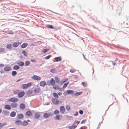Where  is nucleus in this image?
<instances>
[{
	"instance_id": "f257e3e1",
	"label": "nucleus",
	"mask_w": 129,
	"mask_h": 129,
	"mask_svg": "<svg viewBox=\"0 0 129 129\" xmlns=\"http://www.w3.org/2000/svg\"><path fill=\"white\" fill-rule=\"evenodd\" d=\"M80 122L77 120H75L72 126H68V128L69 129H74L76 128L77 125L79 124Z\"/></svg>"
},
{
	"instance_id": "f03ea898",
	"label": "nucleus",
	"mask_w": 129,
	"mask_h": 129,
	"mask_svg": "<svg viewBox=\"0 0 129 129\" xmlns=\"http://www.w3.org/2000/svg\"><path fill=\"white\" fill-rule=\"evenodd\" d=\"M33 94L34 95H36L37 94L39 93L40 91L41 90L40 88H36L33 90Z\"/></svg>"
},
{
	"instance_id": "7ed1b4c3",
	"label": "nucleus",
	"mask_w": 129,
	"mask_h": 129,
	"mask_svg": "<svg viewBox=\"0 0 129 129\" xmlns=\"http://www.w3.org/2000/svg\"><path fill=\"white\" fill-rule=\"evenodd\" d=\"M32 79L37 81H39L41 80V78L39 76L34 75L31 77Z\"/></svg>"
},
{
	"instance_id": "20e7f679",
	"label": "nucleus",
	"mask_w": 129,
	"mask_h": 129,
	"mask_svg": "<svg viewBox=\"0 0 129 129\" xmlns=\"http://www.w3.org/2000/svg\"><path fill=\"white\" fill-rule=\"evenodd\" d=\"M56 99L52 98V103L54 104L57 105L59 103V101L57 99Z\"/></svg>"
},
{
	"instance_id": "39448f33",
	"label": "nucleus",
	"mask_w": 129,
	"mask_h": 129,
	"mask_svg": "<svg viewBox=\"0 0 129 129\" xmlns=\"http://www.w3.org/2000/svg\"><path fill=\"white\" fill-rule=\"evenodd\" d=\"M52 115L53 114L51 113H45L43 114V116L45 118H48L49 117L52 116Z\"/></svg>"
},
{
	"instance_id": "423d86ee",
	"label": "nucleus",
	"mask_w": 129,
	"mask_h": 129,
	"mask_svg": "<svg viewBox=\"0 0 129 129\" xmlns=\"http://www.w3.org/2000/svg\"><path fill=\"white\" fill-rule=\"evenodd\" d=\"M9 101L12 102H17L18 101V99L15 97H12L10 98L9 100Z\"/></svg>"
},
{
	"instance_id": "0eeeda50",
	"label": "nucleus",
	"mask_w": 129,
	"mask_h": 129,
	"mask_svg": "<svg viewBox=\"0 0 129 129\" xmlns=\"http://www.w3.org/2000/svg\"><path fill=\"white\" fill-rule=\"evenodd\" d=\"M26 94L29 96H32L34 95L33 94V91L31 90H29L27 91Z\"/></svg>"
},
{
	"instance_id": "6e6552de",
	"label": "nucleus",
	"mask_w": 129,
	"mask_h": 129,
	"mask_svg": "<svg viewBox=\"0 0 129 129\" xmlns=\"http://www.w3.org/2000/svg\"><path fill=\"white\" fill-rule=\"evenodd\" d=\"M12 69L11 67L8 66H7L5 67L4 68V70L6 71H11Z\"/></svg>"
},
{
	"instance_id": "1a4fd4ad",
	"label": "nucleus",
	"mask_w": 129,
	"mask_h": 129,
	"mask_svg": "<svg viewBox=\"0 0 129 129\" xmlns=\"http://www.w3.org/2000/svg\"><path fill=\"white\" fill-rule=\"evenodd\" d=\"M60 110L61 113L63 114L65 111V108L63 106H61L60 108Z\"/></svg>"
},
{
	"instance_id": "9d476101",
	"label": "nucleus",
	"mask_w": 129,
	"mask_h": 129,
	"mask_svg": "<svg viewBox=\"0 0 129 129\" xmlns=\"http://www.w3.org/2000/svg\"><path fill=\"white\" fill-rule=\"evenodd\" d=\"M30 122V120H27V121L24 120L22 122V125L23 126H26L27 125L28 123V122Z\"/></svg>"
},
{
	"instance_id": "9b49d317",
	"label": "nucleus",
	"mask_w": 129,
	"mask_h": 129,
	"mask_svg": "<svg viewBox=\"0 0 129 129\" xmlns=\"http://www.w3.org/2000/svg\"><path fill=\"white\" fill-rule=\"evenodd\" d=\"M25 94V92L24 91L19 92L18 94V96L19 98L22 97Z\"/></svg>"
},
{
	"instance_id": "f8f14e48",
	"label": "nucleus",
	"mask_w": 129,
	"mask_h": 129,
	"mask_svg": "<svg viewBox=\"0 0 129 129\" xmlns=\"http://www.w3.org/2000/svg\"><path fill=\"white\" fill-rule=\"evenodd\" d=\"M66 92L67 93H66V92H65L64 93V95H67L69 94H72L73 93L74 91L73 90H67L66 91Z\"/></svg>"
},
{
	"instance_id": "ddd939ff",
	"label": "nucleus",
	"mask_w": 129,
	"mask_h": 129,
	"mask_svg": "<svg viewBox=\"0 0 129 129\" xmlns=\"http://www.w3.org/2000/svg\"><path fill=\"white\" fill-rule=\"evenodd\" d=\"M11 107L13 108H16L18 106V104L17 103H11Z\"/></svg>"
},
{
	"instance_id": "4468645a",
	"label": "nucleus",
	"mask_w": 129,
	"mask_h": 129,
	"mask_svg": "<svg viewBox=\"0 0 129 129\" xmlns=\"http://www.w3.org/2000/svg\"><path fill=\"white\" fill-rule=\"evenodd\" d=\"M39 84L40 86L44 87L46 85V83L44 81H42L40 82Z\"/></svg>"
},
{
	"instance_id": "2eb2a0df",
	"label": "nucleus",
	"mask_w": 129,
	"mask_h": 129,
	"mask_svg": "<svg viewBox=\"0 0 129 129\" xmlns=\"http://www.w3.org/2000/svg\"><path fill=\"white\" fill-rule=\"evenodd\" d=\"M4 108L6 109L10 110L11 108V105H10L8 104L6 105L5 106Z\"/></svg>"
},
{
	"instance_id": "dca6fc26",
	"label": "nucleus",
	"mask_w": 129,
	"mask_h": 129,
	"mask_svg": "<svg viewBox=\"0 0 129 129\" xmlns=\"http://www.w3.org/2000/svg\"><path fill=\"white\" fill-rule=\"evenodd\" d=\"M50 83L51 85L53 86H54L55 85V82L53 78H52L50 80Z\"/></svg>"
},
{
	"instance_id": "f3484780",
	"label": "nucleus",
	"mask_w": 129,
	"mask_h": 129,
	"mask_svg": "<svg viewBox=\"0 0 129 129\" xmlns=\"http://www.w3.org/2000/svg\"><path fill=\"white\" fill-rule=\"evenodd\" d=\"M17 116L19 119H21L23 118L24 115L22 114H19L17 115Z\"/></svg>"
},
{
	"instance_id": "a211bd4d",
	"label": "nucleus",
	"mask_w": 129,
	"mask_h": 129,
	"mask_svg": "<svg viewBox=\"0 0 129 129\" xmlns=\"http://www.w3.org/2000/svg\"><path fill=\"white\" fill-rule=\"evenodd\" d=\"M62 118V116L59 115H57L55 117V119L56 120H61V118Z\"/></svg>"
},
{
	"instance_id": "6ab92c4d",
	"label": "nucleus",
	"mask_w": 129,
	"mask_h": 129,
	"mask_svg": "<svg viewBox=\"0 0 129 129\" xmlns=\"http://www.w3.org/2000/svg\"><path fill=\"white\" fill-rule=\"evenodd\" d=\"M19 107L21 109L23 110L25 108V106L24 104L21 103L20 104Z\"/></svg>"
},
{
	"instance_id": "aec40b11",
	"label": "nucleus",
	"mask_w": 129,
	"mask_h": 129,
	"mask_svg": "<svg viewBox=\"0 0 129 129\" xmlns=\"http://www.w3.org/2000/svg\"><path fill=\"white\" fill-rule=\"evenodd\" d=\"M40 116V114L39 113L37 112L35 114V118L36 119H38L39 118Z\"/></svg>"
},
{
	"instance_id": "412c9836",
	"label": "nucleus",
	"mask_w": 129,
	"mask_h": 129,
	"mask_svg": "<svg viewBox=\"0 0 129 129\" xmlns=\"http://www.w3.org/2000/svg\"><path fill=\"white\" fill-rule=\"evenodd\" d=\"M9 112L7 111H4L2 112V114L4 115L8 116L9 114Z\"/></svg>"
},
{
	"instance_id": "4be33fe9",
	"label": "nucleus",
	"mask_w": 129,
	"mask_h": 129,
	"mask_svg": "<svg viewBox=\"0 0 129 129\" xmlns=\"http://www.w3.org/2000/svg\"><path fill=\"white\" fill-rule=\"evenodd\" d=\"M19 42H14L12 46L14 47H17L19 46Z\"/></svg>"
},
{
	"instance_id": "5701e85b",
	"label": "nucleus",
	"mask_w": 129,
	"mask_h": 129,
	"mask_svg": "<svg viewBox=\"0 0 129 129\" xmlns=\"http://www.w3.org/2000/svg\"><path fill=\"white\" fill-rule=\"evenodd\" d=\"M28 45V44L27 43H25L22 44L21 45V47L23 48H24L26 47Z\"/></svg>"
},
{
	"instance_id": "b1692460",
	"label": "nucleus",
	"mask_w": 129,
	"mask_h": 129,
	"mask_svg": "<svg viewBox=\"0 0 129 129\" xmlns=\"http://www.w3.org/2000/svg\"><path fill=\"white\" fill-rule=\"evenodd\" d=\"M16 115V113L14 111L12 112L10 114V116L11 117H14Z\"/></svg>"
},
{
	"instance_id": "393cba45",
	"label": "nucleus",
	"mask_w": 129,
	"mask_h": 129,
	"mask_svg": "<svg viewBox=\"0 0 129 129\" xmlns=\"http://www.w3.org/2000/svg\"><path fill=\"white\" fill-rule=\"evenodd\" d=\"M54 59L56 61H60L61 60V57H56L54 58Z\"/></svg>"
},
{
	"instance_id": "a878e982",
	"label": "nucleus",
	"mask_w": 129,
	"mask_h": 129,
	"mask_svg": "<svg viewBox=\"0 0 129 129\" xmlns=\"http://www.w3.org/2000/svg\"><path fill=\"white\" fill-rule=\"evenodd\" d=\"M15 123L19 125H22V122L20 120H17L15 121Z\"/></svg>"
},
{
	"instance_id": "bb28decb",
	"label": "nucleus",
	"mask_w": 129,
	"mask_h": 129,
	"mask_svg": "<svg viewBox=\"0 0 129 129\" xmlns=\"http://www.w3.org/2000/svg\"><path fill=\"white\" fill-rule=\"evenodd\" d=\"M25 114L26 115L28 116H31L32 115V113L30 111H28Z\"/></svg>"
},
{
	"instance_id": "cd10ccee",
	"label": "nucleus",
	"mask_w": 129,
	"mask_h": 129,
	"mask_svg": "<svg viewBox=\"0 0 129 129\" xmlns=\"http://www.w3.org/2000/svg\"><path fill=\"white\" fill-rule=\"evenodd\" d=\"M20 90L17 89L13 91V92L15 94H18H18Z\"/></svg>"
},
{
	"instance_id": "c85d7f7f",
	"label": "nucleus",
	"mask_w": 129,
	"mask_h": 129,
	"mask_svg": "<svg viewBox=\"0 0 129 129\" xmlns=\"http://www.w3.org/2000/svg\"><path fill=\"white\" fill-rule=\"evenodd\" d=\"M52 95L54 97H55L57 99H58L59 98V96L56 93L54 92L52 94Z\"/></svg>"
},
{
	"instance_id": "c756f323",
	"label": "nucleus",
	"mask_w": 129,
	"mask_h": 129,
	"mask_svg": "<svg viewBox=\"0 0 129 129\" xmlns=\"http://www.w3.org/2000/svg\"><path fill=\"white\" fill-rule=\"evenodd\" d=\"M55 79L56 82L57 83H58L59 82L60 79L58 77H55Z\"/></svg>"
},
{
	"instance_id": "7c9ffc66",
	"label": "nucleus",
	"mask_w": 129,
	"mask_h": 129,
	"mask_svg": "<svg viewBox=\"0 0 129 129\" xmlns=\"http://www.w3.org/2000/svg\"><path fill=\"white\" fill-rule=\"evenodd\" d=\"M17 64L20 66H23L24 64V62L22 61L19 62H18Z\"/></svg>"
},
{
	"instance_id": "2f4dec72",
	"label": "nucleus",
	"mask_w": 129,
	"mask_h": 129,
	"mask_svg": "<svg viewBox=\"0 0 129 129\" xmlns=\"http://www.w3.org/2000/svg\"><path fill=\"white\" fill-rule=\"evenodd\" d=\"M7 124L6 123H0V129L3 126Z\"/></svg>"
},
{
	"instance_id": "473e14b6",
	"label": "nucleus",
	"mask_w": 129,
	"mask_h": 129,
	"mask_svg": "<svg viewBox=\"0 0 129 129\" xmlns=\"http://www.w3.org/2000/svg\"><path fill=\"white\" fill-rule=\"evenodd\" d=\"M6 47L7 49H11L12 48V45L10 44H8L6 45Z\"/></svg>"
},
{
	"instance_id": "72a5a7b5",
	"label": "nucleus",
	"mask_w": 129,
	"mask_h": 129,
	"mask_svg": "<svg viewBox=\"0 0 129 129\" xmlns=\"http://www.w3.org/2000/svg\"><path fill=\"white\" fill-rule=\"evenodd\" d=\"M46 27L48 28H50L51 29H53L54 28L51 25H47L46 26Z\"/></svg>"
},
{
	"instance_id": "f704fd0d",
	"label": "nucleus",
	"mask_w": 129,
	"mask_h": 129,
	"mask_svg": "<svg viewBox=\"0 0 129 129\" xmlns=\"http://www.w3.org/2000/svg\"><path fill=\"white\" fill-rule=\"evenodd\" d=\"M53 88L55 90H59V86H54L53 87Z\"/></svg>"
},
{
	"instance_id": "c9c22d12",
	"label": "nucleus",
	"mask_w": 129,
	"mask_h": 129,
	"mask_svg": "<svg viewBox=\"0 0 129 129\" xmlns=\"http://www.w3.org/2000/svg\"><path fill=\"white\" fill-rule=\"evenodd\" d=\"M19 68V67L18 65H15L13 67V69L15 70H18Z\"/></svg>"
},
{
	"instance_id": "e433bc0d",
	"label": "nucleus",
	"mask_w": 129,
	"mask_h": 129,
	"mask_svg": "<svg viewBox=\"0 0 129 129\" xmlns=\"http://www.w3.org/2000/svg\"><path fill=\"white\" fill-rule=\"evenodd\" d=\"M22 87L23 89H25V88H27L28 87L27 86V84H24L22 85Z\"/></svg>"
},
{
	"instance_id": "4c0bfd02",
	"label": "nucleus",
	"mask_w": 129,
	"mask_h": 129,
	"mask_svg": "<svg viewBox=\"0 0 129 129\" xmlns=\"http://www.w3.org/2000/svg\"><path fill=\"white\" fill-rule=\"evenodd\" d=\"M59 110H55L54 112V113L55 114H59Z\"/></svg>"
},
{
	"instance_id": "58836bf2",
	"label": "nucleus",
	"mask_w": 129,
	"mask_h": 129,
	"mask_svg": "<svg viewBox=\"0 0 129 129\" xmlns=\"http://www.w3.org/2000/svg\"><path fill=\"white\" fill-rule=\"evenodd\" d=\"M22 53L23 54L24 56H27V53L25 51H23L22 52Z\"/></svg>"
},
{
	"instance_id": "ea45409f",
	"label": "nucleus",
	"mask_w": 129,
	"mask_h": 129,
	"mask_svg": "<svg viewBox=\"0 0 129 129\" xmlns=\"http://www.w3.org/2000/svg\"><path fill=\"white\" fill-rule=\"evenodd\" d=\"M12 75L13 76H15L17 74V72L15 71H13L12 72Z\"/></svg>"
},
{
	"instance_id": "a19ab883",
	"label": "nucleus",
	"mask_w": 129,
	"mask_h": 129,
	"mask_svg": "<svg viewBox=\"0 0 129 129\" xmlns=\"http://www.w3.org/2000/svg\"><path fill=\"white\" fill-rule=\"evenodd\" d=\"M49 50L48 49H44L42 51V53H44Z\"/></svg>"
},
{
	"instance_id": "79ce46f5",
	"label": "nucleus",
	"mask_w": 129,
	"mask_h": 129,
	"mask_svg": "<svg viewBox=\"0 0 129 129\" xmlns=\"http://www.w3.org/2000/svg\"><path fill=\"white\" fill-rule=\"evenodd\" d=\"M27 86L28 87H30L32 86V83L31 82H29L27 84Z\"/></svg>"
},
{
	"instance_id": "37998d69",
	"label": "nucleus",
	"mask_w": 129,
	"mask_h": 129,
	"mask_svg": "<svg viewBox=\"0 0 129 129\" xmlns=\"http://www.w3.org/2000/svg\"><path fill=\"white\" fill-rule=\"evenodd\" d=\"M82 93V92H77L75 93V94L76 95L78 96L81 94Z\"/></svg>"
},
{
	"instance_id": "c03bdc74",
	"label": "nucleus",
	"mask_w": 129,
	"mask_h": 129,
	"mask_svg": "<svg viewBox=\"0 0 129 129\" xmlns=\"http://www.w3.org/2000/svg\"><path fill=\"white\" fill-rule=\"evenodd\" d=\"M51 56V55H49L48 56L45 57L44 58V59H48Z\"/></svg>"
},
{
	"instance_id": "a18cd8bd",
	"label": "nucleus",
	"mask_w": 129,
	"mask_h": 129,
	"mask_svg": "<svg viewBox=\"0 0 129 129\" xmlns=\"http://www.w3.org/2000/svg\"><path fill=\"white\" fill-rule=\"evenodd\" d=\"M25 65L26 66H27L30 64V62L29 61H26L25 62Z\"/></svg>"
},
{
	"instance_id": "49530a36",
	"label": "nucleus",
	"mask_w": 129,
	"mask_h": 129,
	"mask_svg": "<svg viewBox=\"0 0 129 129\" xmlns=\"http://www.w3.org/2000/svg\"><path fill=\"white\" fill-rule=\"evenodd\" d=\"M81 85L84 87L86 86L87 85V84L85 82H82L81 83Z\"/></svg>"
},
{
	"instance_id": "de8ad7c7",
	"label": "nucleus",
	"mask_w": 129,
	"mask_h": 129,
	"mask_svg": "<svg viewBox=\"0 0 129 129\" xmlns=\"http://www.w3.org/2000/svg\"><path fill=\"white\" fill-rule=\"evenodd\" d=\"M69 83V82H67V83H65L63 86V88H66L68 84Z\"/></svg>"
},
{
	"instance_id": "09e8293b",
	"label": "nucleus",
	"mask_w": 129,
	"mask_h": 129,
	"mask_svg": "<svg viewBox=\"0 0 129 129\" xmlns=\"http://www.w3.org/2000/svg\"><path fill=\"white\" fill-rule=\"evenodd\" d=\"M66 108L67 110H70V107L69 105H67L66 106Z\"/></svg>"
},
{
	"instance_id": "8fccbe9b",
	"label": "nucleus",
	"mask_w": 129,
	"mask_h": 129,
	"mask_svg": "<svg viewBox=\"0 0 129 129\" xmlns=\"http://www.w3.org/2000/svg\"><path fill=\"white\" fill-rule=\"evenodd\" d=\"M76 70L75 69H71L70 70V72H71V73H73L75 72L76 71Z\"/></svg>"
},
{
	"instance_id": "3c124183",
	"label": "nucleus",
	"mask_w": 129,
	"mask_h": 129,
	"mask_svg": "<svg viewBox=\"0 0 129 129\" xmlns=\"http://www.w3.org/2000/svg\"><path fill=\"white\" fill-rule=\"evenodd\" d=\"M50 71L54 73L55 71V69H53L50 70Z\"/></svg>"
},
{
	"instance_id": "603ef678",
	"label": "nucleus",
	"mask_w": 129,
	"mask_h": 129,
	"mask_svg": "<svg viewBox=\"0 0 129 129\" xmlns=\"http://www.w3.org/2000/svg\"><path fill=\"white\" fill-rule=\"evenodd\" d=\"M79 113L80 114H82L83 113V111L82 110H80L79 111Z\"/></svg>"
},
{
	"instance_id": "864d4df0",
	"label": "nucleus",
	"mask_w": 129,
	"mask_h": 129,
	"mask_svg": "<svg viewBox=\"0 0 129 129\" xmlns=\"http://www.w3.org/2000/svg\"><path fill=\"white\" fill-rule=\"evenodd\" d=\"M4 50V49L3 48H0V52H3Z\"/></svg>"
},
{
	"instance_id": "5fc2aeb1",
	"label": "nucleus",
	"mask_w": 129,
	"mask_h": 129,
	"mask_svg": "<svg viewBox=\"0 0 129 129\" xmlns=\"http://www.w3.org/2000/svg\"><path fill=\"white\" fill-rule=\"evenodd\" d=\"M86 121V120H83L81 122V123L82 124L85 122Z\"/></svg>"
},
{
	"instance_id": "6e6d98bb",
	"label": "nucleus",
	"mask_w": 129,
	"mask_h": 129,
	"mask_svg": "<svg viewBox=\"0 0 129 129\" xmlns=\"http://www.w3.org/2000/svg\"><path fill=\"white\" fill-rule=\"evenodd\" d=\"M68 80V79L67 78H66L63 80V82H64L67 81Z\"/></svg>"
},
{
	"instance_id": "4d7b16f0",
	"label": "nucleus",
	"mask_w": 129,
	"mask_h": 129,
	"mask_svg": "<svg viewBox=\"0 0 129 129\" xmlns=\"http://www.w3.org/2000/svg\"><path fill=\"white\" fill-rule=\"evenodd\" d=\"M31 61L32 62H36V60H35V59H32V60H31Z\"/></svg>"
},
{
	"instance_id": "13d9d810",
	"label": "nucleus",
	"mask_w": 129,
	"mask_h": 129,
	"mask_svg": "<svg viewBox=\"0 0 129 129\" xmlns=\"http://www.w3.org/2000/svg\"><path fill=\"white\" fill-rule=\"evenodd\" d=\"M8 34H13L14 33L13 32H12V31H11V32H8Z\"/></svg>"
},
{
	"instance_id": "bf43d9fd",
	"label": "nucleus",
	"mask_w": 129,
	"mask_h": 129,
	"mask_svg": "<svg viewBox=\"0 0 129 129\" xmlns=\"http://www.w3.org/2000/svg\"><path fill=\"white\" fill-rule=\"evenodd\" d=\"M22 79H23L22 78H20V79H19L16 82H18L19 81L21 80H22Z\"/></svg>"
},
{
	"instance_id": "052dcab7",
	"label": "nucleus",
	"mask_w": 129,
	"mask_h": 129,
	"mask_svg": "<svg viewBox=\"0 0 129 129\" xmlns=\"http://www.w3.org/2000/svg\"><path fill=\"white\" fill-rule=\"evenodd\" d=\"M0 72L1 74L3 73H4V71L3 70H2L0 71Z\"/></svg>"
},
{
	"instance_id": "680f3d73",
	"label": "nucleus",
	"mask_w": 129,
	"mask_h": 129,
	"mask_svg": "<svg viewBox=\"0 0 129 129\" xmlns=\"http://www.w3.org/2000/svg\"><path fill=\"white\" fill-rule=\"evenodd\" d=\"M78 115V113L77 112H76L75 114H74V116H77Z\"/></svg>"
},
{
	"instance_id": "e2e57ef3",
	"label": "nucleus",
	"mask_w": 129,
	"mask_h": 129,
	"mask_svg": "<svg viewBox=\"0 0 129 129\" xmlns=\"http://www.w3.org/2000/svg\"><path fill=\"white\" fill-rule=\"evenodd\" d=\"M4 66V65L3 64H0V67H3Z\"/></svg>"
},
{
	"instance_id": "0e129e2a",
	"label": "nucleus",
	"mask_w": 129,
	"mask_h": 129,
	"mask_svg": "<svg viewBox=\"0 0 129 129\" xmlns=\"http://www.w3.org/2000/svg\"><path fill=\"white\" fill-rule=\"evenodd\" d=\"M58 94L59 95H60L62 94V93L61 92H59L58 93Z\"/></svg>"
},
{
	"instance_id": "69168bd1",
	"label": "nucleus",
	"mask_w": 129,
	"mask_h": 129,
	"mask_svg": "<svg viewBox=\"0 0 129 129\" xmlns=\"http://www.w3.org/2000/svg\"><path fill=\"white\" fill-rule=\"evenodd\" d=\"M64 82H63V81H61L60 82V84H62Z\"/></svg>"
},
{
	"instance_id": "338daca9",
	"label": "nucleus",
	"mask_w": 129,
	"mask_h": 129,
	"mask_svg": "<svg viewBox=\"0 0 129 129\" xmlns=\"http://www.w3.org/2000/svg\"><path fill=\"white\" fill-rule=\"evenodd\" d=\"M59 90L60 91V90H61V91H62L63 90V89H62V88H59Z\"/></svg>"
},
{
	"instance_id": "774afa93",
	"label": "nucleus",
	"mask_w": 129,
	"mask_h": 129,
	"mask_svg": "<svg viewBox=\"0 0 129 129\" xmlns=\"http://www.w3.org/2000/svg\"><path fill=\"white\" fill-rule=\"evenodd\" d=\"M9 129H16L15 128H10Z\"/></svg>"
}]
</instances>
